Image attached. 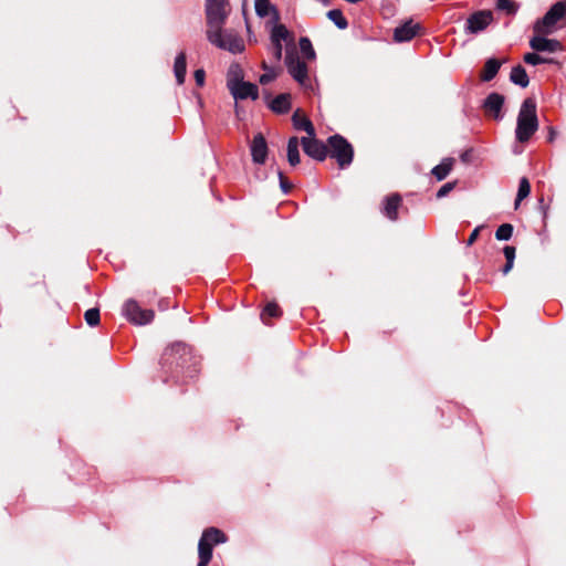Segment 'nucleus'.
<instances>
[{
  "mask_svg": "<svg viewBox=\"0 0 566 566\" xmlns=\"http://www.w3.org/2000/svg\"><path fill=\"white\" fill-rule=\"evenodd\" d=\"M251 155L255 164H264L268 155V145L262 134L254 136L251 144Z\"/></svg>",
  "mask_w": 566,
  "mask_h": 566,
  "instance_id": "nucleus-14",
  "label": "nucleus"
},
{
  "mask_svg": "<svg viewBox=\"0 0 566 566\" xmlns=\"http://www.w3.org/2000/svg\"><path fill=\"white\" fill-rule=\"evenodd\" d=\"M262 69L265 71L264 74H262L259 78L261 84H268L272 81H274L277 76V73L274 69L268 66L265 62L262 63Z\"/></svg>",
  "mask_w": 566,
  "mask_h": 566,
  "instance_id": "nucleus-31",
  "label": "nucleus"
},
{
  "mask_svg": "<svg viewBox=\"0 0 566 566\" xmlns=\"http://www.w3.org/2000/svg\"><path fill=\"white\" fill-rule=\"evenodd\" d=\"M420 29L421 27L419 23H416L412 20L406 21L403 24L395 29L394 39L396 42L410 41L419 33Z\"/></svg>",
  "mask_w": 566,
  "mask_h": 566,
  "instance_id": "nucleus-13",
  "label": "nucleus"
},
{
  "mask_svg": "<svg viewBox=\"0 0 566 566\" xmlns=\"http://www.w3.org/2000/svg\"><path fill=\"white\" fill-rule=\"evenodd\" d=\"M566 24V0L554 3L533 27L534 33L553 34Z\"/></svg>",
  "mask_w": 566,
  "mask_h": 566,
  "instance_id": "nucleus-2",
  "label": "nucleus"
},
{
  "mask_svg": "<svg viewBox=\"0 0 566 566\" xmlns=\"http://www.w3.org/2000/svg\"><path fill=\"white\" fill-rule=\"evenodd\" d=\"M538 129V119L536 115V103L534 98H526L521 105L515 129L516 139L520 143H526Z\"/></svg>",
  "mask_w": 566,
  "mask_h": 566,
  "instance_id": "nucleus-1",
  "label": "nucleus"
},
{
  "mask_svg": "<svg viewBox=\"0 0 566 566\" xmlns=\"http://www.w3.org/2000/svg\"><path fill=\"white\" fill-rule=\"evenodd\" d=\"M493 20L491 11H479L473 13L467 21V30L470 33L483 31Z\"/></svg>",
  "mask_w": 566,
  "mask_h": 566,
  "instance_id": "nucleus-12",
  "label": "nucleus"
},
{
  "mask_svg": "<svg viewBox=\"0 0 566 566\" xmlns=\"http://www.w3.org/2000/svg\"><path fill=\"white\" fill-rule=\"evenodd\" d=\"M205 77L206 74L203 70L200 69L195 72V80L199 86H202L205 84Z\"/></svg>",
  "mask_w": 566,
  "mask_h": 566,
  "instance_id": "nucleus-39",
  "label": "nucleus"
},
{
  "mask_svg": "<svg viewBox=\"0 0 566 566\" xmlns=\"http://www.w3.org/2000/svg\"><path fill=\"white\" fill-rule=\"evenodd\" d=\"M244 77L243 70L239 64H231L227 73V87L228 90L238 83L242 82Z\"/></svg>",
  "mask_w": 566,
  "mask_h": 566,
  "instance_id": "nucleus-19",
  "label": "nucleus"
},
{
  "mask_svg": "<svg viewBox=\"0 0 566 566\" xmlns=\"http://www.w3.org/2000/svg\"><path fill=\"white\" fill-rule=\"evenodd\" d=\"M300 50L305 59L312 61L315 59V51L313 49V45L307 38H301L300 39Z\"/></svg>",
  "mask_w": 566,
  "mask_h": 566,
  "instance_id": "nucleus-27",
  "label": "nucleus"
},
{
  "mask_svg": "<svg viewBox=\"0 0 566 566\" xmlns=\"http://www.w3.org/2000/svg\"><path fill=\"white\" fill-rule=\"evenodd\" d=\"M513 234V227L512 224L510 223H504V224H501L496 232H495V238L497 240H509Z\"/></svg>",
  "mask_w": 566,
  "mask_h": 566,
  "instance_id": "nucleus-32",
  "label": "nucleus"
},
{
  "mask_svg": "<svg viewBox=\"0 0 566 566\" xmlns=\"http://www.w3.org/2000/svg\"><path fill=\"white\" fill-rule=\"evenodd\" d=\"M401 205V197L397 193H394L386 198L384 206L385 216L395 221L398 218V209Z\"/></svg>",
  "mask_w": 566,
  "mask_h": 566,
  "instance_id": "nucleus-16",
  "label": "nucleus"
},
{
  "mask_svg": "<svg viewBox=\"0 0 566 566\" xmlns=\"http://www.w3.org/2000/svg\"><path fill=\"white\" fill-rule=\"evenodd\" d=\"M186 55L185 53H179L176 57L175 65H174V72L175 76L177 78L178 84H182L185 82L186 76Z\"/></svg>",
  "mask_w": 566,
  "mask_h": 566,
  "instance_id": "nucleus-22",
  "label": "nucleus"
},
{
  "mask_svg": "<svg viewBox=\"0 0 566 566\" xmlns=\"http://www.w3.org/2000/svg\"><path fill=\"white\" fill-rule=\"evenodd\" d=\"M290 36V32L283 24H276L273 27L271 31V42L272 43H282V41H286Z\"/></svg>",
  "mask_w": 566,
  "mask_h": 566,
  "instance_id": "nucleus-25",
  "label": "nucleus"
},
{
  "mask_svg": "<svg viewBox=\"0 0 566 566\" xmlns=\"http://www.w3.org/2000/svg\"><path fill=\"white\" fill-rule=\"evenodd\" d=\"M510 78L514 84L520 85L521 87H526L530 83L528 75L526 74L525 69L521 65L512 69Z\"/></svg>",
  "mask_w": 566,
  "mask_h": 566,
  "instance_id": "nucleus-21",
  "label": "nucleus"
},
{
  "mask_svg": "<svg viewBox=\"0 0 566 566\" xmlns=\"http://www.w3.org/2000/svg\"><path fill=\"white\" fill-rule=\"evenodd\" d=\"M209 42L219 49L227 50L231 53H241L244 50L243 40L231 31L219 30L207 31Z\"/></svg>",
  "mask_w": 566,
  "mask_h": 566,
  "instance_id": "nucleus-3",
  "label": "nucleus"
},
{
  "mask_svg": "<svg viewBox=\"0 0 566 566\" xmlns=\"http://www.w3.org/2000/svg\"><path fill=\"white\" fill-rule=\"evenodd\" d=\"M229 92L233 96L235 101L239 99H256L259 97V88L255 84L251 82H245L244 80L237 85L229 88Z\"/></svg>",
  "mask_w": 566,
  "mask_h": 566,
  "instance_id": "nucleus-10",
  "label": "nucleus"
},
{
  "mask_svg": "<svg viewBox=\"0 0 566 566\" xmlns=\"http://www.w3.org/2000/svg\"><path fill=\"white\" fill-rule=\"evenodd\" d=\"M298 139L297 137H291L287 144V160L291 166H296L300 163L298 151Z\"/></svg>",
  "mask_w": 566,
  "mask_h": 566,
  "instance_id": "nucleus-23",
  "label": "nucleus"
},
{
  "mask_svg": "<svg viewBox=\"0 0 566 566\" xmlns=\"http://www.w3.org/2000/svg\"><path fill=\"white\" fill-rule=\"evenodd\" d=\"M293 124L295 128L303 129L310 136H315V129L313 124L308 118H306L304 115H302L298 111H296L293 115Z\"/></svg>",
  "mask_w": 566,
  "mask_h": 566,
  "instance_id": "nucleus-18",
  "label": "nucleus"
},
{
  "mask_svg": "<svg viewBox=\"0 0 566 566\" xmlns=\"http://www.w3.org/2000/svg\"><path fill=\"white\" fill-rule=\"evenodd\" d=\"M254 7L256 14L261 18L266 17L271 10L274 11L270 3V0H254Z\"/></svg>",
  "mask_w": 566,
  "mask_h": 566,
  "instance_id": "nucleus-28",
  "label": "nucleus"
},
{
  "mask_svg": "<svg viewBox=\"0 0 566 566\" xmlns=\"http://www.w3.org/2000/svg\"><path fill=\"white\" fill-rule=\"evenodd\" d=\"M279 177H280V181H281V187L282 189L284 190V192H287V190L290 189V186L287 185V182L285 181L284 177H283V174L280 171L279 172Z\"/></svg>",
  "mask_w": 566,
  "mask_h": 566,
  "instance_id": "nucleus-41",
  "label": "nucleus"
},
{
  "mask_svg": "<svg viewBox=\"0 0 566 566\" xmlns=\"http://www.w3.org/2000/svg\"><path fill=\"white\" fill-rule=\"evenodd\" d=\"M159 307H160L161 310H165V308H166V307H165V303H163V301L159 303Z\"/></svg>",
  "mask_w": 566,
  "mask_h": 566,
  "instance_id": "nucleus-44",
  "label": "nucleus"
},
{
  "mask_svg": "<svg viewBox=\"0 0 566 566\" xmlns=\"http://www.w3.org/2000/svg\"><path fill=\"white\" fill-rule=\"evenodd\" d=\"M282 43H272V53H273V56L276 61L281 60L282 57Z\"/></svg>",
  "mask_w": 566,
  "mask_h": 566,
  "instance_id": "nucleus-38",
  "label": "nucleus"
},
{
  "mask_svg": "<svg viewBox=\"0 0 566 566\" xmlns=\"http://www.w3.org/2000/svg\"><path fill=\"white\" fill-rule=\"evenodd\" d=\"M159 307H160L161 310H165V308H166V307H165V303H163V301L159 303Z\"/></svg>",
  "mask_w": 566,
  "mask_h": 566,
  "instance_id": "nucleus-45",
  "label": "nucleus"
},
{
  "mask_svg": "<svg viewBox=\"0 0 566 566\" xmlns=\"http://www.w3.org/2000/svg\"><path fill=\"white\" fill-rule=\"evenodd\" d=\"M285 63L291 76L302 86L310 85L307 65L295 53L287 52Z\"/></svg>",
  "mask_w": 566,
  "mask_h": 566,
  "instance_id": "nucleus-7",
  "label": "nucleus"
},
{
  "mask_svg": "<svg viewBox=\"0 0 566 566\" xmlns=\"http://www.w3.org/2000/svg\"><path fill=\"white\" fill-rule=\"evenodd\" d=\"M554 136H555V133L552 130V132H551V136H549V140H553V139H554Z\"/></svg>",
  "mask_w": 566,
  "mask_h": 566,
  "instance_id": "nucleus-43",
  "label": "nucleus"
},
{
  "mask_svg": "<svg viewBox=\"0 0 566 566\" xmlns=\"http://www.w3.org/2000/svg\"><path fill=\"white\" fill-rule=\"evenodd\" d=\"M331 156L335 158L340 168L348 166L353 160V147L345 138L335 135L328 139Z\"/></svg>",
  "mask_w": 566,
  "mask_h": 566,
  "instance_id": "nucleus-6",
  "label": "nucleus"
},
{
  "mask_svg": "<svg viewBox=\"0 0 566 566\" xmlns=\"http://www.w3.org/2000/svg\"><path fill=\"white\" fill-rule=\"evenodd\" d=\"M480 229L481 227H476L472 233L470 234L469 239H468V245H471L475 242V240L478 239V235H479V232H480Z\"/></svg>",
  "mask_w": 566,
  "mask_h": 566,
  "instance_id": "nucleus-40",
  "label": "nucleus"
},
{
  "mask_svg": "<svg viewBox=\"0 0 566 566\" xmlns=\"http://www.w3.org/2000/svg\"><path fill=\"white\" fill-rule=\"evenodd\" d=\"M547 34L534 33V36L530 40V46L537 52H557L563 50V45L559 41L554 39H547Z\"/></svg>",
  "mask_w": 566,
  "mask_h": 566,
  "instance_id": "nucleus-9",
  "label": "nucleus"
},
{
  "mask_svg": "<svg viewBox=\"0 0 566 566\" xmlns=\"http://www.w3.org/2000/svg\"><path fill=\"white\" fill-rule=\"evenodd\" d=\"M524 62L530 64V65H537V64H541V63L551 62V60L544 59V57H542L541 55H538L536 53H526L524 55Z\"/></svg>",
  "mask_w": 566,
  "mask_h": 566,
  "instance_id": "nucleus-34",
  "label": "nucleus"
},
{
  "mask_svg": "<svg viewBox=\"0 0 566 566\" xmlns=\"http://www.w3.org/2000/svg\"><path fill=\"white\" fill-rule=\"evenodd\" d=\"M124 316L136 325H146L154 319L151 310H143L134 300H128L123 307Z\"/></svg>",
  "mask_w": 566,
  "mask_h": 566,
  "instance_id": "nucleus-8",
  "label": "nucleus"
},
{
  "mask_svg": "<svg viewBox=\"0 0 566 566\" xmlns=\"http://www.w3.org/2000/svg\"><path fill=\"white\" fill-rule=\"evenodd\" d=\"M506 261L509 263H514L515 259V248L511 245H506L503 250Z\"/></svg>",
  "mask_w": 566,
  "mask_h": 566,
  "instance_id": "nucleus-37",
  "label": "nucleus"
},
{
  "mask_svg": "<svg viewBox=\"0 0 566 566\" xmlns=\"http://www.w3.org/2000/svg\"><path fill=\"white\" fill-rule=\"evenodd\" d=\"M230 12L229 2L227 0H207V31L219 30L224 24Z\"/></svg>",
  "mask_w": 566,
  "mask_h": 566,
  "instance_id": "nucleus-5",
  "label": "nucleus"
},
{
  "mask_svg": "<svg viewBox=\"0 0 566 566\" xmlns=\"http://www.w3.org/2000/svg\"><path fill=\"white\" fill-rule=\"evenodd\" d=\"M513 264H514V263H509V261H506V264L504 265V268H503V270H502V271H503V274H507V273L512 270Z\"/></svg>",
  "mask_w": 566,
  "mask_h": 566,
  "instance_id": "nucleus-42",
  "label": "nucleus"
},
{
  "mask_svg": "<svg viewBox=\"0 0 566 566\" xmlns=\"http://www.w3.org/2000/svg\"><path fill=\"white\" fill-rule=\"evenodd\" d=\"M531 192V185L527 178L523 177L518 184V190L515 199V208H517L523 199Z\"/></svg>",
  "mask_w": 566,
  "mask_h": 566,
  "instance_id": "nucleus-26",
  "label": "nucleus"
},
{
  "mask_svg": "<svg viewBox=\"0 0 566 566\" xmlns=\"http://www.w3.org/2000/svg\"><path fill=\"white\" fill-rule=\"evenodd\" d=\"M85 321L90 326H96L99 323L98 308H90L84 314Z\"/></svg>",
  "mask_w": 566,
  "mask_h": 566,
  "instance_id": "nucleus-33",
  "label": "nucleus"
},
{
  "mask_svg": "<svg viewBox=\"0 0 566 566\" xmlns=\"http://www.w3.org/2000/svg\"><path fill=\"white\" fill-rule=\"evenodd\" d=\"M227 537L223 532L218 528L210 527L206 530L199 541L198 554L199 563L198 566H208L212 557V547L216 544L224 543Z\"/></svg>",
  "mask_w": 566,
  "mask_h": 566,
  "instance_id": "nucleus-4",
  "label": "nucleus"
},
{
  "mask_svg": "<svg viewBox=\"0 0 566 566\" xmlns=\"http://www.w3.org/2000/svg\"><path fill=\"white\" fill-rule=\"evenodd\" d=\"M453 159H443L438 166L432 169V175L438 179H444L452 169Z\"/></svg>",
  "mask_w": 566,
  "mask_h": 566,
  "instance_id": "nucleus-24",
  "label": "nucleus"
},
{
  "mask_svg": "<svg viewBox=\"0 0 566 566\" xmlns=\"http://www.w3.org/2000/svg\"><path fill=\"white\" fill-rule=\"evenodd\" d=\"M270 107L275 113H286L291 108V95L280 94L270 103Z\"/></svg>",
  "mask_w": 566,
  "mask_h": 566,
  "instance_id": "nucleus-17",
  "label": "nucleus"
},
{
  "mask_svg": "<svg viewBox=\"0 0 566 566\" xmlns=\"http://www.w3.org/2000/svg\"><path fill=\"white\" fill-rule=\"evenodd\" d=\"M301 143L306 155L317 160L325 159L327 149L325 145L315 139L314 136L308 135L307 137H303Z\"/></svg>",
  "mask_w": 566,
  "mask_h": 566,
  "instance_id": "nucleus-11",
  "label": "nucleus"
},
{
  "mask_svg": "<svg viewBox=\"0 0 566 566\" xmlns=\"http://www.w3.org/2000/svg\"><path fill=\"white\" fill-rule=\"evenodd\" d=\"M504 104V97L499 93H491L485 102H484V108L485 112L491 115L495 119H501V109Z\"/></svg>",
  "mask_w": 566,
  "mask_h": 566,
  "instance_id": "nucleus-15",
  "label": "nucleus"
},
{
  "mask_svg": "<svg viewBox=\"0 0 566 566\" xmlns=\"http://www.w3.org/2000/svg\"><path fill=\"white\" fill-rule=\"evenodd\" d=\"M329 20H332L339 29H345L347 27V21L344 18L340 10H331L327 13Z\"/></svg>",
  "mask_w": 566,
  "mask_h": 566,
  "instance_id": "nucleus-29",
  "label": "nucleus"
},
{
  "mask_svg": "<svg viewBox=\"0 0 566 566\" xmlns=\"http://www.w3.org/2000/svg\"><path fill=\"white\" fill-rule=\"evenodd\" d=\"M501 64V61L496 59H489L483 67V72L481 75L482 80L486 82L491 81L497 74Z\"/></svg>",
  "mask_w": 566,
  "mask_h": 566,
  "instance_id": "nucleus-20",
  "label": "nucleus"
},
{
  "mask_svg": "<svg viewBox=\"0 0 566 566\" xmlns=\"http://www.w3.org/2000/svg\"><path fill=\"white\" fill-rule=\"evenodd\" d=\"M497 9L507 13H514L516 10L514 2L511 0H497Z\"/></svg>",
  "mask_w": 566,
  "mask_h": 566,
  "instance_id": "nucleus-35",
  "label": "nucleus"
},
{
  "mask_svg": "<svg viewBox=\"0 0 566 566\" xmlns=\"http://www.w3.org/2000/svg\"><path fill=\"white\" fill-rule=\"evenodd\" d=\"M281 315V310L275 303H269L261 314V318L264 323L268 324L266 317H279Z\"/></svg>",
  "mask_w": 566,
  "mask_h": 566,
  "instance_id": "nucleus-30",
  "label": "nucleus"
},
{
  "mask_svg": "<svg viewBox=\"0 0 566 566\" xmlns=\"http://www.w3.org/2000/svg\"><path fill=\"white\" fill-rule=\"evenodd\" d=\"M454 188L453 182H447L444 184L437 192L438 198H443L447 196L452 189Z\"/></svg>",
  "mask_w": 566,
  "mask_h": 566,
  "instance_id": "nucleus-36",
  "label": "nucleus"
}]
</instances>
